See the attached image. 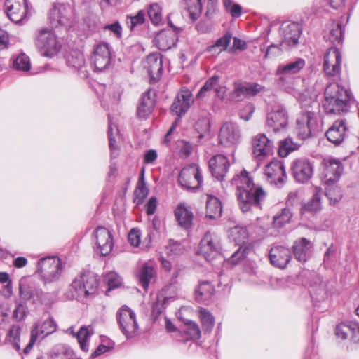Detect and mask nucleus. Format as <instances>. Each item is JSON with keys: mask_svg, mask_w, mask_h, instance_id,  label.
Wrapping results in <instances>:
<instances>
[{"mask_svg": "<svg viewBox=\"0 0 359 359\" xmlns=\"http://www.w3.org/2000/svg\"><path fill=\"white\" fill-rule=\"evenodd\" d=\"M202 177L196 164L192 163L184 168L178 177V182L186 189H198L201 183Z\"/></svg>", "mask_w": 359, "mask_h": 359, "instance_id": "obj_12", "label": "nucleus"}, {"mask_svg": "<svg viewBox=\"0 0 359 359\" xmlns=\"http://www.w3.org/2000/svg\"><path fill=\"white\" fill-rule=\"evenodd\" d=\"M231 236L236 243L244 242V239L246 238L247 233L244 228L236 226L231 231Z\"/></svg>", "mask_w": 359, "mask_h": 359, "instance_id": "obj_55", "label": "nucleus"}, {"mask_svg": "<svg viewBox=\"0 0 359 359\" xmlns=\"http://www.w3.org/2000/svg\"><path fill=\"white\" fill-rule=\"evenodd\" d=\"M182 332L184 334V341L192 339H199L201 337V331L198 325L191 320L184 323Z\"/></svg>", "mask_w": 359, "mask_h": 359, "instance_id": "obj_42", "label": "nucleus"}, {"mask_svg": "<svg viewBox=\"0 0 359 359\" xmlns=\"http://www.w3.org/2000/svg\"><path fill=\"white\" fill-rule=\"evenodd\" d=\"M111 55L109 46L107 43L97 44L91 56V64L95 71L102 72L107 69L111 64Z\"/></svg>", "mask_w": 359, "mask_h": 359, "instance_id": "obj_14", "label": "nucleus"}, {"mask_svg": "<svg viewBox=\"0 0 359 359\" xmlns=\"http://www.w3.org/2000/svg\"><path fill=\"white\" fill-rule=\"evenodd\" d=\"M219 79L220 77L218 75H214L209 78L205 81L204 85L201 88L199 92L197 94V97L203 98L208 91L212 90V88L215 89L219 84Z\"/></svg>", "mask_w": 359, "mask_h": 359, "instance_id": "obj_50", "label": "nucleus"}, {"mask_svg": "<svg viewBox=\"0 0 359 359\" xmlns=\"http://www.w3.org/2000/svg\"><path fill=\"white\" fill-rule=\"evenodd\" d=\"M199 316L203 328L207 332H210L215 325V319L212 315L205 309H201Z\"/></svg>", "mask_w": 359, "mask_h": 359, "instance_id": "obj_48", "label": "nucleus"}, {"mask_svg": "<svg viewBox=\"0 0 359 359\" xmlns=\"http://www.w3.org/2000/svg\"><path fill=\"white\" fill-rule=\"evenodd\" d=\"M251 145L253 157L259 163L273 154V142L264 133H258L253 136Z\"/></svg>", "mask_w": 359, "mask_h": 359, "instance_id": "obj_9", "label": "nucleus"}, {"mask_svg": "<svg viewBox=\"0 0 359 359\" xmlns=\"http://www.w3.org/2000/svg\"><path fill=\"white\" fill-rule=\"evenodd\" d=\"M145 68L154 81L159 80L163 72V62L156 54H151L147 57Z\"/></svg>", "mask_w": 359, "mask_h": 359, "instance_id": "obj_29", "label": "nucleus"}, {"mask_svg": "<svg viewBox=\"0 0 359 359\" xmlns=\"http://www.w3.org/2000/svg\"><path fill=\"white\" fill-rule=\"evenodd\" d=\"M219 250V243L217 237L207 232L201 241L199 252L210 262L218 255Z\"/></svg>", "mask_w": 359, "mask_h": 359, "instance_id": "obj_23", "label": "nucleus"}, {"mask_svg": "<svg viewBox=\"0 0 359 359\" xmlns=\"http://www.w3.org/2000/svg\"><path fill=\"white\" fill-rule=\"evenodd\" d=\"M344 170V167L340 161L335 158L325 159L323 163V170L321 179L324 184L337 182Z\"/></svg>", "mask_w": 359, "mask_h": 359, "instance_id": "obj_22", "label": "nucleus"}, {"mask_svg": "<svg viewBox=\"0 0 359 359\" xmlns=\"http://www.w3.org/2000/svg\"><path fill=\"white\" fill-rule=\"evenodd\" d=\"M214 291V287L209 281L201 282L195 291L196 299L198 302L208 300L212 296Z\"/></svg>", "mask_w": 359, "mask_h": 359, "instance_id": "obj_36", "label": "nucleus"}, {"mask_svg": "<svg viewBox=\"0 0 359 359\" xmlns=\"http://www.w3.org/2000/svg\"><path fill=\"white\" fill-rule=\"evenodd\" d=\"M34 41L36 48L43 57H54L61 48L57 36L48 28L37 30L34 34Z\"/></svg>", "mask_w": 359, "mask_h": 359, "instance_id": "obj_5", "label": "nucleus"}, {"mask_svg": "<svg viewBox=\"0 0 359 359\" xmlns=\"http://www.w3.org/2000/svg\"><path fill=\"white\" fill-rule=\"evenodd\" d=\"M230 163L223 154H217L209 161V168L214 177L222 180L226 176Z\"/></svg>", "mask_w": 359, "mask_h": 359, "instance_id": "obj_25", "label": "nucleus"}, {"mask_svg": "<svg viewBox=\"0 0 359 359\" xmlns=\"http://www.w3.org/2000/svg\"><path fill=\"white\" fill-rule=\"evenodd\" d=\"M57 328V325L52 318H48L43 321L42 325L36 323L31 330V336L29 344L23 349V352L27 354L32 348L37 339L40 337L43 338L45 336L53 333Z\"/></svg>", "mask_w": 359, "mask_h": 359, "instance_id": "obj_15", "label": "nucleus"}, {"mask_svg": "<svg viewBox=\"0 0 359 359\" xmlns=\"http://www.w3.org/2000/svg\"><path fill=\"white\" fill-rule=\"evenodd\" d=\"M305 65V60L300 57L296 58L294 61L279 65L276 70V74L280 80L285 81L287 77L299 72Z\"/></svg>", "mask_w": 359, "mask_h": 359, "instance_id": "obj_27", "label": "nucleus"}, {"mask_svg": "<svg viewBox=\"0 0 359 359\" xmlns=\"http://www.w3.org/2000/svg\"><path fill=\"white\" fill-rule=\"evenodd\" d=\"M67 63L69 66L79 69L85 63L83 55L78 51H73L67 57Z\"/></svg>", "mask_w": 359, "mask_h": 359, "instance_id": "obj_49", "label": "nucleus"}, {"mask_svg": "<svg viewBox=\"0 0 359 359\" xmlns=\"http://www.w3.org/2000/svg\"><path fill=\"white\" fill-rule=\"evenodd\" d=\"M233 97L241 100L242 98L247 97V90L245 83L236 82L234 83V88L232 93Z\"/></svg>", "mask_w": 359, "mask_h": 359, "instance_id": "obj_54", "label": "nucleus"}, {"mask_svg": "<svg viewBox=\"0 0 359 359\" xmlns=\"http://www.w3.org/2000/svg\"><path fill=\"white\" fill-rule=\"evenodd\" d=\"M299 147V144L294 142L292 138L287 137L280 142L278 152L281 156H286Z\"/></svg>", "mask_w": 359, "mask_h": 359, "instance_id": "obj_43", "label": "nucleus"}, {"mask_svg": "<svg viewBox=\"0 0 359 359\" xmlns=\"http://www.w3.org/2000/svg\"><path fill=\"white\" fill-rule=\"evenodd\" d=\"M302 30L296 22H284L280 27L282 41L280 46L285 48L293 47L298 44Z\"/></svg>", "mask_w": 359, "mask_h": 359, "instance_id": "obj_20", "label": "nucleus"}, {"mask_svg": "<svg viewBox=\"0 0 359 359\" xmlns=\"http://www.w3.org/2000/svg\"><path fill=\"white\" fill-rule=\"evenodd\" d=\"M196 128L201 133H207L210 128V122L208 118L199 119L196 123Z\"/></svg>", "mask_w": 359, "mask_h": 359, "instance_id": "obj_63", "label": "nucleus"}, {"mask_svg": "<svg viewBox=\"0 0 359 359\" xmlns=\"http://www.w3.org/2000/svg\"><path fill=\"white\" fill-rule=\"evenodd\" d=\"M291 169L294 180L299 183L309 182L313 174V165L306 158L295 159L292 163Z\"/></svg>", "mask_w": 359, "mask_h": 359, "instance_id": "obj_18", "label": "nucleus"}, {"mask_svg": "<svg viewBox=\"0 0 359 359\" xmlns=\"http://www.w3.org/2000/svg\"><path fill=\"white\" fill-rule=\"evenodd\" d=\"M231 38V34L227 32L222 37L217 39L215 43L217 46V47H218L219 49L222 52L227 48Z\"/></svg>", "mask_w": 359, "mask_h": 359, "instance_id": "obj_57", "label": "nucleus"}, {"mask_svg": "<svg viewBox=\"0 0 359 359\" xmlns=\"http://www.w3.org/2000/svg\"><path fill=\"white\" fill-rule=\"evenodd\" d=\"M346 130L345 121H337L328 129L325 135L330 142L339 145L344 141Z\"/></svg>", "mask_w": 359, "mask_h": 359, "instance_id": "obj_28", "label": "nucleus"}, {"mask_svg": "<svg viewBox=\"0 0 359 359\" xmlns=\"http://www.w3.org/2000/svg\"><path fill=\"white\" fill-rule=\"evenodd\" d=\"M21 327L19 325H13L8 329L6 334V340L12 344L13 347L18 351H20V339Z\"/></svg>", "mask_w": 359, "mask_h": 359, "instance_id": "obj_40", "label": "nucleus"}, {"mask_svg": "<svg viewBox=\"0 0 359 359\" xmlns=\"http://www.w3.org/2000/svg\"><path fill=\"white\" fill-rule=\"evenodd\" d=\"M176 34L170 31L160 32L155 37V41L161 50H167L175 46L177 43Z\"/></svg>", "mask_w": 359, "mask_h": 359, "instance_id": "obj_31", "label": "nucleus"}, {"mask_svg": "<svg viewBox=\"0 0 359 359\" xmlns=\"http://www.w3.org/2000/svg\"><path fill=\"white\" fill-rule=\"evenodd\" d=\"M19 295L25 303L28 302L35 306H51L54 302L52 293L43 292L41 288L33 283L22 281L19 284Z\"/></svg>", "mask_w": 359, "mask_h": 359, "instance_id": "obj_4", "label": "nucleus"}, {"mask_svg": "<svg viewBox=\"0 0 359 359\" xmlns=\"http://www.w3.org/2000/svg\"><path fill=\"white\" fill-rule=\"evenodd\" d=\"M13 66L17 70L27 72L31 67L29 57L26 54L22 53L13 60Z\"/></svg>", "mask_w": 359, "mask_h": 359, "instance_id": "obj_45", "label": "nucleus"}, {"mask_svg": "<svg viewBox=\"0 0 359 359\" xmlns=\"http://www.w3.org/2000/svg\"><path fill=\"white\" fill-rule=\"evenodd\" d=\"M192 93L188 89H182L176 96L170 111L172 114L180 117L186 114L193 103Z\"/></svg>", "mask_w": 359, "mask_h": 359, "instance_id": "obj_24", "label": "nucleus"}, {"mask_svg": "<svg viewBox=\"0 0 359 359\" xmlns=\"http://www.w3.org/2000/svg\"><path fill=\"white\" fill-rule=\"evenodd\" d=\"M118 323L122 333L129 339L133 337L138 330L135 312L128 306H122L116 313Z\"/></svg>", "mask_w": 359, "mask_h": 359, "instance_id": "obj_10", "label": "nucleus"}, {"mask_svg": "<svg viewBox=\"0 0 359 359\" xmlns=\"http://www.w3.org/2000/svg\"><path fill=\"white\" fill-rule=\"evenodd\" d=\"M292 217V213L290 209L283 208L280 212L273 217V224L275 227L280 228L288 223Z\"/></svg>", "mask_w": 359, "mask_h": 359, "instance_id": "obj_44", "label": "nucleus"}, {"mask_svg": "<svg viewBox=\"0 0 359 359\" xmlns=\"http://www.w3.org/2000/svg\"><path fill=\"white\" fill-rule=\"evenodd\" d=\"M105 280L107 281L109 289L118 287L121 284V277L114 271H111L106 274Z\"/></svg>", "mask_w": 359, "mask_h": 359, "instance_id": "obj_53", "label": "nucleus"}, {"mask_svg": "<svg viewBox=\"0 0 359 359\" xmlns=\"http://www.w3.org/2000/svg\"><path fill=\"white\" fill-rule=\"evenodd\" d=\"M175 216L178 224L183 228H189L192 223L193 213L185 206L184 203H180L175 210Z\"/></svg>", "mask_w": 359, "mask_h": 359, "instance_id": "obj_32", "label": "nucleus"}, {"mask_svg": "<svg viewBox=\"0 0 359 359\" xmlns=\"http://www.w3.org/2000/svg\"><path fill=\"white\" fill-rule=\"evenodd\" d=\"M71 287L78 297L94 295L97 290L98 279L93 273H85L76 277Z\"/></svg>", "mask_w": 359, "mask_h": 359, "instance_id": "obj_8", "label": "nucleus"}, {"mask_svg": "<svg viewBox=\"0 0 359 359\" xmlns=\"http://www.w3.org/2000/svg\"><path fill=\"white\" fill-rule=\"evenodd\" d=\"M37 271L45 284L55 282L62 271V262L56 257L42 258L38 262Z\"/></svg>", "mask_w": 359, "mask_h": 359, "instance_id": "obj_6", "label": "nucleus"}, {"mask_svg": "<svg viewBox=\"0 0 359 359\" xmlns=\"http://www.w3.org/2000/svg\"><path fill=\"white\" fill-rule=\"evenodd\" d=\"M141 233L140 230L132 229L128 233V241L133 246H138L140 243Z\"/></svg>", "mask_w": 359, "mask_h": 359, "instance_id": "obj_61", "label": "nucleus"}, {"mask_svg": "<svg viewBox=\"0 0 359 359\" xmlns=\"http://www.w3.org/2000/svg\"><path fill=\"white\" fill-rule=\"evenodd\" d=\"M222 211L220 201L217 197L208 196L206 201V216L210 219H217L221 216Z\"/></svg>", "mask_w": 359, "mask_h": 359, "instance_id": "obj_35", "label": "nucleus"}, {"mask_svg": "<svg viewBox=\"0 0 359 359\" xmlns=\"http://www.w3.org/2000/svg\"><path fill=\"white\" fill-rule=\"evenodd\" d=\"M321 194L320 190L316 187V192L313 194L312 198L306 204H304L302 208L301 212L302 214L306 212H316L321 210Z\"/></svg>", "mask_w": 359, "mask_h": 359, "instance_id": "obj_39", "label": "nucleus"}, {"mask_svg": "<svg viewBox=\"0 0 359 359\" xmlns=\"http://www.w3.org/2000/svg\"><path fill=\"white\" fill-rule=\"evenodd\" d=\"M336 182H331L329 184H325V196L330 201L331 205H334L338 203L342 198V193L341 189L335 184Z\"/></svg>", "mask_w": 359, "mask_h": 359, "instance_id": "obj_41", "label": "nucleus"}, {"mask_svg": "<svg viewBox=\"0 0 359 359\" xmlns=\"http://www.w3.org/2000/svg\"><path fill=\"white\" fill-rule=\"evenodd\" d=\"M26 313H27L26 306L22 303H18L16 305V306L13 312V317L16 320L20 321L25 318V317L26 316Z\"/></svg>", "mask_w": 359, "mask_h": 359, "instance_id": "obj_59", "label": "nucleus"}, {"mask_svg": "<svg viewBox=\"0 0 359 359\" xmlns=\"http://www.w3.org/2000/svg\"><path fill=\"white\" fill-rule=\"evenodd\" d=\"M145 16V11L144 10H140L135 15H127L126 24L130 29H133L144 22Z\"/></svg>", "mask_w": 359, "mask_h": 359, "instance_id": "obj_47", "label": "nucleus"}, {"mask_svg": "<svg viewBox=\"0 0 359 359\" xmlns=\"http://www.w3.org/2000/svg\"><path fill=\"white\" fill-rule=\"evenodd\" d=\"M4 6L8 17L16 24L26 20L29 15L27 0H6Z\"/></svg>", "mask_w": 359, "mask_h": 359, "instance_id": "obj_13", "label": "nucleus"}, {"mask_svg": "<svg viewBox=\"0 0 359 359\" xmlns=\"http://www.w3.org/2000/svg\"><path fill=\"white\" fill-rule=\"evenodd\" d=\"M96 252L102 256L108 255L114 247V241L111 232L106 228L99 226L94 233Z\"/></svg>", "mask_w": 359, "mask_h": 359, "instance_id": "obj_21", "label": "nucleus"}, {"mask_svg": "<svg viewBox=\"0 0 359 359\" xmlns=\"http://www.w3.org/2000/svg\"><path fill=\"white\" fill-rule=\"evenodd\" d=\"M93 334V329L90 326H82L76 334L81 349L86 353L89 350L88 341Z\"/></svg>", "mask_w": 359, "mask_h": 359, "instance_id": "obj_37", "label": "nucleus"}, {"mask_svg": "<svg viewBox=\"0 0 359 359\" xmlns=\"http://www.w3.org/2000/svg\"><path fill=\"white\" fill-rule=\"evenodd\" d=\"M155 105V101L151 97L149 92L144 93L140 99L137 107V116L142 118H147L151 113Z\"/></svg>", "mask_w": 359, "mask_h": 359, "instance_id": "obj_33", "label": "nucleus"}, {"mask_svg": "<svg viewBox=\"0 0 359 359\" xmlns=\"http://www.w3.org/2000/svg\"><path fill=\"white\" fill-rule=\"evenodd\" d=\"M292 249L295 258L301 262H305L311 255L312 245L309 240L302 238L294 243Z\"/></svg>", "mask_w": 359, "mask_h": 359, "instance_id": "obj_30", "label": "nucleus"}, {"mask_svg": "<svg viewBox=\"0 0 359 359\" xmlns=\"http://www.w3.org/2000/svg\"><path fill=\"white\" fill-rule=\"evenodd\" d=\"M50 359H74V354L71 350L65 349L60 353H53Z\"/></svg>", "mask_w": 359, "mask_h": 359, "instance_id": "obj_64", "label": "nucleus"}, {"mask_svg": "<svg viewBox=\"0 0 359 359\" xmlns=\"http://www.w3.org/2000/svg\"><path fill=\"white\" fill-rule=\"evenodd\" d=\"M291 258L290 249L283 246H273L269 252L270 262L280 269L285 268Z\"/></svg>", "mask_w": 359, "mask_h": 359, "instance_id": "obj_26", "label": "nucleus"}, {"mask_svg": "<svg viewBox=\"0 0 359 359\" xmlns=\"http://www.w3.org/2000/svg\"><path fill=\"white\" fill-rule=\"evenodd\" d=\"M302 111L296 120V131L301 140L309 138L316 130L318 121L317 113L313 111L319 104L311 98L300 100Z\"/></svg>", "mask_w": 359, "mask_h": 359, "instance_id": "obj_3", "label": "nucleus"}, {"mask_svg": "<svg viewBox=\"0 0 359 359\" xmlns=\"http://www.w3.org/2000/svg\"><path fill=\"white\" fill-rule=\"evenodd\" d=\"M165 250V253L168 255H175L182 253L183 249L182 245L177 242L170 241Z\"/></svg>", "mask_w": 359, "mask_h": 359, "instance_id": "obj_58", "label": "nucleus"}, {"mask_svg": "<svg viewBox=\"0 0 359 359\" xmlns=\"http://www.w3.org/2000/svg\"><path fill=\"white\" fill-rule=\"evenodd\" d=\"M264 175L270 184L281 187L287 178L285 166L280 161H273L264 168Z\"/></svg>", "mask_w": 359, "mask_h": 359, "instance_id": "obj_19", "label": "nucleus"}, {"mask_svg": "<svg viewBox=\"0 0 359 359\" xmlns=\"http://www.w3.org/2000/svg\"><path fill=\"white\" fill-rule=\"evenodd\" d=\"M241 135L238 126L233 122L224 123L219 130V143L224 147H232L239 143Z\"/></svg>", "mask_w": 359, "mask_h": 359, "instance_id": "obj_17", "label": "nucleus"}, {"mask_svg": "<svg viewBox=\"0 0 359 359\" xmlns=\"http://www.w3.org/2000/svg\"><path fill=\"white\" fill-rule=\"evenodd\" d=\"M162 9L158 4H151L148 11L147 14L154 25H159L162 21Z\"/></svg>", "mask_w": 359, "mask_h": 359, "instance_id": "obj_51", "label": "nucleus"}, {"mask_svg": "<svg viewBox=\"0 0 359 359\" xmlns=\"http://www.w3.org/2000/svg\"><path fill=\"white\" fill-rule=\"evenodd\" d=\"M113 130L114 128L112 127L111 121L110 117L109 116V126H108V138L109 142V147L111 151V155L116 156L117 155V145L116 144V141L113 137Z\"/></svg>", "mask_w": 359, "mask_h": 359, "instance_id": "obj_56", "label": "nucleus"}, {"mask_svg": "<svg viewBox=\"0 0 359 359\" xmlns=\"http://www.w3.org/2000/svg\"><path fill=\"white\" fill-rule=\"evenodd\" d=\"M155 274L156 271L154 267L149 263L143 264L139 269L137 273V277L140 284L145 290H147L149 284L155 276Z\"/></svg>", "mask_w": 359, "mask_h": 359, "instance_id": "obj_34", "label": "nucleus"}, {"mask_svg": "<svg viewBox=\"0 0 359 359\" xmlns=\"http://www.w3.org/2000/svg\"><path fill=\"white\" fill-rule=\"evenodd\" d=\"M343 32L341 25L337 23L328 34V40L333 44L339 43L342 40Z\"/></svg>", "mask_w": 359, "mask_h": 359, "instance_id": "obj_52", "label": "nucleus"}, {"mask_svg": "<svg viewBox=\"0 0 359 359\" xmlns=\"http://www.w3.org/2000/svg\"><path fill=\"white\" fill-rule=\"evenodd\" d=\"M254 111V106L252 104H248L241 110L239 113L240 118L245 121H248L251 118Z\"/></svg>", "mask_w": 359, "mask_h": 359, "instance_id": "obj_62", "label": "nucleus"}, {"mask_svg": "<svg viewBox=\"0 0 359 359\" xmlns=\"http://www.w3.org/2000/svg\"><path fill=\"white\" fill-rule=\"evenodd\" d=\"M351 325H346L345 324H340L337 326L335 330V334L338 338L341 339H346L347 338L348 333L351 332Z\"/></svg>", "mask_w": 359, "mask_h": 359, "instance_id": "obj_60", "label": "nucleus"}, {"mask_svg": "<svg viewBox=\"0 0 359 359\" xmlns=\"http://www.w3.org/2000/svg\"><path fill=\"white\" fill-rule=\"evenodd\" d=\"M341 56L338 48L327 49L324 56L323 70L328 77H334L341 72Z\"/></svg>", "mask_w": 359, "mask_h": 359, "instance_id": "obj_16", "label": "nucleus"}, {"mask_svg": "<svg viewBox=\"0 0 359 359\" xmlns=\"http://www.w3.org/2000/svg\"><path fill=\"white\" fill-rule=\"evenodd\" d=\"M323 107L327 114H340L348 111L351 93L337 83L327 86Z\"/></svg>", "mask_w": 359, "mask_h": 359, "instance_id": "obj_2", "label": "nucleus"}, {"mask_svg": "<svg viewBox=\"0 0 359 359\" xmlns=\"http://www.w3.org/2000/svg\"><path fill=\"white\" fill-rule=\"evenodd\" d=\"M183 7L193 20L198 19L202 12L201 0H183Z\"/></svg>", "mask_w": 359, "mask_h": 359, "instance_id": "obj_38", "label": "nucleus"}, {"mask_svg": "<svg viewBox=\"0 0 359 359\" xmlns=\"http://www.w3.org/2000/svg\"><path fill=\"white\" fill-rule=\"evenodd\" d=\"M266 126L273 133H280L288 126V115L283 105H274L267 114Z\"/></svg>", "mask_w": 359, "mask_h": 359, "instance_id": "obj_11", "label": "nucleus"}, {"mask_svg": "<svg viewBox=\"0 0 359 359\" xmlns=\"http://www.w3.org/2000/svg\"><path fill=\"white\" fill-rule=\"evenodd\" d=\"M73 11L69 4L56 2L48 13V20L52 27L67 28L73 22Z\"/></svg>", "mask_w": 359, "mask_h": 359, "instance_id": "obj_7", "label": "nucleus"}, {"mask_svg": "<svg viewBox=\"0 0 359 359\" xmlns=\"http://www.w3.org/2000/svg\"><path fill=\"white\" fill-rule=\"evenodd\" d=\"M236 187V195L243 212L250 210L252 206L259 207L266 197V192L261 187H257L246 170L236 175L231 180Z\"/></svg>", "mask_w": 359, "mask_h": 359, "instance_id": "obj_1", "label": "nucleus"}, {"mask_svg": "<svg viewBox=\"0 0 359 359\" xmlns=\"http://www.w3.org/2000/svg\"><path fill=\"white\" fill-rule=\"evenodd\" d=\"M148 194L149 189L146 186V183L144 179V171L142 170L141 177L139 178L137 185L135 191V195L136 198L138 200L137 204L142 203Z\"/></svg>", "mask_w": 359, "mask_h": 359, "instance_id": "obj_46", "label": "nucleus"}]
</instances>
